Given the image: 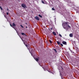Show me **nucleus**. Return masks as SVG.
Returning <instances> with one entry per match:
<instances>
[{"label": "nucleus", "instance_id": "obj_5", "mask_svg": "<svg viewBox=\"0 0 79 79\" xmlns=\"http://www.w3.org/2000/svg\"><path fill=\"white\" fill-rule=\"evenodd\" d=\"M35 19H36V20H37L38 21H39L40 20V19L38 17V16H36L35 17Z\"/></svg>", "mask_w": 79, "mask_h": 79}, {"label": "nucleus", "instance_id": "obj_24", "mask_svg": "<svg viewBox=\"0 0 79 79\" xmlns=\"http://www.w3.org/2000/svg\"><path fill=\"white\" fill-rule=\"evenodd\" d=\"M44 71H46V70L44 68Z\"/></svg>", "mask_w": 79, "mask_h": 79}, {"label": "nucleus", "instance_id": "obj_3", "mask_svg": "<svg viewBox=\"0 0 79 79\" xmlns=\"http://www.w3.org/2000/svg\"><path fill=\"white\" fill-rule=\"evenodd\" d=\"M25 44V46H26V47H27V48L29 50H30V49L31 48H30V46H29V45H27V44Z\"/></svg>", "mask_w": 79, "mask_h": 79}, {"label": "nucleus", "instance_id": "obj_27", "mask_svg": "<svg viewBox=\"0 0 79 79\" xmlns=\"http://www.w3.org/2000/svg\"><path fill=\"white\" fill-rule=\"evenodd\" d=\"M61 68L62 69H63V68L62 67H61Z\"/></svg>", "mask_w": 79, "mask_h": 79}, {"label": "nucleus", "instance_id": "obj_8", "mask_svg": "<svg viewBox=\"0 0 79 79\" xmlns=\"http://www.w3.org/2000/svg\"><path fill=\"white\" fill-rule=\"evenodd\" d=\"M12 27L13 26V27H14V26H15H15H16V25L15 24V23H13L12 24Z\"/></svg>", "mask_w": 79, "mask_h": 79}, {"label": "nucleus", "instance_id": "obj_21", "mask_svg": "<svg viewBox=\"0 0 79 79\" xmlns=\"http://www.w3.org/2000/svg\"><path fill=\"white\" fill-rule=\"evenodd\" d=\"M8 12H7V13H6V15H8Z\"/></svg>", "mask_w": 79, "mask_h": 79}, {"label": "nucleus", "instance_id": "obj_11", "mask_svg": "<svg viewBox=\"0 0 79 79\" xmlns=\"http://www.w3.org/2000/svg\"><path fill=\"white\" fill-rule=\"evenodd\" d=\"M39 17H40V18H42V16H41V15H40V14L39 15Z\"/></svg>", "mask_w": 79, "mask_h": 79}, {"label": "nucleus", "instance_id": "obj_9", "mask_svg": "<svg viewBox=\"0 0 79 79\" xmlns=\"http://www.w3.org/2000/svg\"><path fill=\"white\" fill-rule=\"evenodd\" d=\"M57 44L59 45H60V42H59V41H57Z\"/></svg>", "mask_w": 79, "mask_h": 79}, {"label": "nucleus", "instance_id": "obj_22", "mask_svg": "<svg viewBox=\"0 0 79 79\" xmlns=\"http://www.w3.org/2000/svg\"><path fill=\"white\" fill-rule=\"evenodd\" d=\"M42 3H43L45 4V3H44V1H42Z\"/></svg>", "mask_w": 79, "mask_h": 79}, {"label": "nucleus", "instance_id": "obj_25", "mask_svg": "<svg viewBox=\"0 0 79 79\" xmlns=\"http://www.w3.org/2000/svg\"><path fill=\"white\" fill-rule=\"evenodd\" d=\"M26 28H27V26H26Z\"/></svg>", "mask_w": 79, "mask_h": 79}, {"label": "nucleus", "instance_id": "obj_7", "mask_svg": "<svg viewBox=\"0 0 79 79\" xmlns=\"http://www.w3.org/2000/svg\"><path fill=\"white\" fill-rule=\"evenodd\" d=\"M52 34L54 35H56V33L55 32V31H53L52 32Z\"/></svg>", "mask_w": 79, "mask_h": 79}, {"label": "nucleus", "instance_id": "obj_1", "mask_svg": "<svg viewBox=\"0 0 79 79\" xmlns=\"http://www.w3.org/2000/svg\"><path fill=\"white\" fill-rule=\"evenodd\" d=\"M64 24L66 27H68V28H71V27L68 24H69V23L68 22H65L64 23Z\"/></svg>", "mask_w": 79, "mask_h": 79}, {"label": "nucleus", "instance_id": "obj_12", "mask_svg": "<svg viewBox=\"0 0 79 79\" xmlns=\"http://www.w3.org/2000/svg\"><path fill=\"white\" fill-rule=\"evenodd\" d=\"M21 34L22 35H26L24 33H22Z\"/></svg>", "mask_w": 79, "mask_h": 79}, {"label": "nucleus", "instance_id": "obj_13", "mask_svg": "<svg viewBox=\"0 0 79 79\" xmlns=\"http://www.w3.org/2000/svg\"><path fill=\"white\" fill-rule=\"evenodd\" d=\"M54 50L55 51L56 53H57V51H56V49H54Z\"/></svg>", "mask_w": 79, "mask_h": 79}, {"label": "nucleus", "instance_id": "obj_23", "mask_svg": "<svg viewBox=\"0 0 79 79\" xmlns=\"http://www.w3.org/2000/svg\"><path fill=\"white\" fill-rule=\"evenodd\" d=\"M51 30H52L53 29V28H51Z\"/></svg>", "mask_w": 79, "mask_h": 79}, {"label": "nucleus", "instance_id": "obj_19", "mask_svg": "<svg viewBox=\"0 0 79 79\" xmlns=\"http://www.w3.org/2000/svg\"><path fill=\"white\" fill-rule=\"evenodd\" d=\"M60 45L61 46H62V47H63V44H60Z\"/></svg>", "mask_w": 79, "mask_h": 79}, {"label": "nucleus", "instance_id": "obj_26", "mask_svg": "<svg viewBox=\"0 0 79 79\" xmlns=\"http://www.w3.org/2000/svg\"><path fill=\"white\" fill-rule=\"evenodd\" d=\"M7 11H8V10H9L8 9H7Z\"/></svg>", "mask_w": 79, "mask_h": 79}, {"label": "nucleus", "instance_id": "obj_14", "mask_svg": "<svg viewBox=\"0 0 79 79\" xmlns=\"http://www.w3.org/2000/svg\"><path fill=\"white\" fill-rule=\"evenodd\" d=\"M52 10H53V11H55V9H54V8H52Z\"/></svg>", "mask_w": 79, "mask_h": 79}, {"label": "nucleus", "instance_id": "obj_18", "mask_svg": "<svg viewBox=\"0 0 79 79\" xmlns=\"http://www.w3.org/2000/svg\"><path fill=\"white\" fill-rule=\"evenodd\" d=\"M10 26L11 27H13V28H14V27H13V26L11 24H10Z\"/></svg>", "mask_w": 79, "mask_h": 79}, {"label": "nucleus", "instance_id": "obj_17", "mask_svg": "<svg viewBox=\"0 0 79 79\" xmlns=\"http://www.w3.org/2000/svg\"><path fill=\"white\" fill-rule=\"evenodd\" d=\"M20 26H21V27L23 28H24V27H23V25H20Z\"/></svg>", "mask_w": 79, "mask_h": 79}, {"label": "nucleus", "instance_id": "obj_2", "mask_svg": "<svg viewBox=\"0 0 79 79\" xmlns=\"http://www.w3.org/2000/svg\"><path fill=\"white\" fill-rule=\"evenodd\" d=\"M21 6L22 7L24 8H27L26 6L24 4H22Z\"/></svg>", "mask_w": 79, "mask_h": 79}, {"label": "nucleus", "instance_id": "obj_16", "mask_svg": "<svg viewBox=\"0 0 79 79\" xmlns=\"http://www.w3.org/2000/svg\"><path fill=\"white\" fill-rule=\"evenodd\" d=\"M59 36H60V37H62V36L60 34H59Z\"/></svg>", "mask_w": 79, "mask_h": 79}, {"label": "nucleus", "instance_id": "obj_4", "mask_svg": "<svg viewBox=\"0 0 79 79\" xmlns=\"http://www.w3.org/2000/svg\"><path fill=\"white\" fill-rule=\"evenodd\" d=\"M35 60H36V61H39V57H35L34 58Z\"/></svg>", "mask_w": 79, "mask_h": 79}, {"label": "nucleus", "instance_id": "obj_6", "mask_svg": "<svg viewBox=\"0 0 79 79\" xmlns=\"http://www.w3.org/2000/svg\"><path fill=\"white\" fill-rule=\"evenodd\" d=\"M62 43L64 45H67V43L66 41H63Z\"/></svg>", "mask_w": 79, "mask_h": 79}, {"label": "nucleus", "instance_id": "obj_28", "mask_svg": "<svg viewBox=\"0 0 79 79\" xmlns=\"http://www.w3.org/2000/svg\"><path fill=\"white\" fill-rule=\"evenodd\" d=\"M25 24H27L26 23H25Z\"/></svg>", "mask_w": 79, "mask_h": 79}, {"label": "nucleus", "instance_id": "obj_10", "mask_svg": "<svg viewBox=\"0 0 79 79\" xmlns=\"http://www.w3.org/2000/svg\"><path fill=\"white\" fill-rule=\"evenodd\" d=\"M69 36L70 37H73V34H70Z\"/></svg>", "mask_w": 79, "mask_h": 79}, {"label": "nucleus", "instance_id": "obj_29", "mask_svg": "<svg viewBox=\"0 0 79 79\" xmlns=\"http://www.w3.org/2000/svg\"><path fill=\"white\" fill-rule=\"evenodd\" d=\"M48 72H49V71H48Z\"/></svg>", "mask_w": 79, "mask_h": 79}, {"label": "nucleus", "instance_id": "obj_20", "mask_svg": "<svg viewBox=\"0 0 79 79\" xmlns=\"http://www.w3.org/2000/svg\"><path fill=\"white\" fill-rule=\"evenodd\" d=\"M0 8L1 10H3V9H2V7H1V6H0Z\"/></svg>", "mask_w": 79, "mask_h": 79}, {"label": "nucleus", "instance_id": "obj_15", "mask_svg": "<svg viewBox=\"0 0 79 79\" xmlns=\"http://www.w3.org/2000/svg\"><path fill=\"white\" fill-rule=\"evenodd\" d=\"M49 42L51 44H52V41H51L50 40H49Z\"/></svg>", "mask_w": 79, "mask_h": 79}]
</instances>
